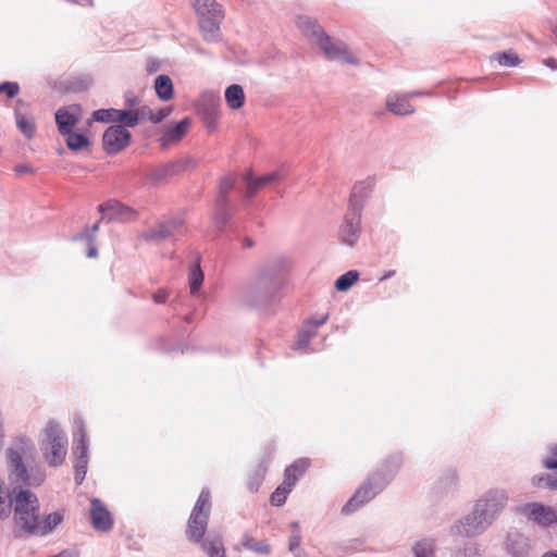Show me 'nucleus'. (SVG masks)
<instances>
[{"label":"nucleus","instance_id":"nucleus-53","mask_svg":"<svg viewBox=\"0 0 557 557\" xmlns=\"http://www.w3.org/2000/svg\"><path fill=\"white\" fill-rule=\"evenodd\" d=\"M96 236L97 234L96 233H91L90 232V228H88V226H86L82 233L75 235L73 237L74 240H85L87 244H95V239H96Z\"/></svg>","mask_w":557,"mask_h":557},{"label":"nucleus","instance_id":"nucleus-20","mask_svg":"<svg viewBox=\"0 0 557 557\" xmlns=\"http://www.w3.org/2000/svg\"><path fill=\"white\" fill-rule=\"evenodd\" d=\"M78 106L62 107L55 112V123L61 135L69 134L79 121Z\"/></svg>","mask_w":557,"mask_h":557},{"label":"nucleus","instance_id":"nucleus-60","mask_svg":"<svg viewBox=\"0 0 557 557\" xmlns=\"http://www.w3.org/2000/svg\"><path fill=\"white\" fill-rule=\"evenodd\" d=\"M255 245L253 240L249 237H245L242 240L243 248H251Z\"/></svg>","mask_w":557,"mask_h":557},{"label":"nucleus","instance_id":"nucleus-18","mask_svg":"<svg viewBox=\"0 0 557 557\" xmlns=\"http://www.w3.org/2000/svg\"><path fill=\"white\" fill-rule=\"evenodd\" d=\"M90 519L92 527L98 531L107 532L112 529L111 513L98 498L90 500Z\"/></svg>","mask_w":557,"mask_h":557},{"label":"nucleus","instance_id":"nucleus-3","mask_svg":"<svg viewBox=\"0 0 557 557\" xmlns=\"http://www.w3.org/2000/svg\"><path fill=\"white\" fill-rule=\"evenodd\" d=\"M45 437L40 442V449L47 463L51 467L61 466L67 454V436L60 425L50 420L44 430Z\"/></svg>","mask_w":557,"mask_h":557},{"label":"nucleus","instance_id":"nucleus-27","mask_svg":"<svg viewBox=\"0 0 557 557\" xmlns=\"http://www.w3.org/2000/svg\"><path fill=\"white\" fill-rule=\"evenodd\" d=\"M75 428L76 431L74 433V443L75 447L73 448L74 456H88L89 443L88 436L85 430V424L83 419H75Z\"/></svg>","mask_w":557,"mask_h":557},{"label":"nucleus","instance_id":"nucleus-30","mask_svg":"<svg viewBox=\"0 0 557 557\" xmlns=\"http://www.w3.org/2000/svg\"><path fill=\"white\" fill-rule=\"evenodd\" d=\"M225 101L227 106L233 110L240 109L245 103V91L244 88L238 84L230 85L225 89Z\"/></svg>","mask_w":557,"mask_h":557},{"label":"nucleus","instance_id":"nucleus-21","mask_svg":"<svg viewBox=\"0 0 557 557\" xmlns=\"http://www.w3.org/2000/svg\"><path fill=\"white\" fill-rule=\"evenodd\" d=\"M296 26L311 44L318 45L326 34L314 18L307 15L297 16Z\"/></svg>","mask_w":557,"mask_h":557},{"label":"nucleus","instance_id":"nucleus-38","mask_svg":"<svg viewBox=\"0 0 557 557\" xmlns=\"http://www.w3.org/2000/svg\"><path fill=\"white\" fill-rule=\"evenodd\" d=\"M242 545L251 552H255L257 554L261 555H268L270 554V546L265 542H256V540L249 535L248 533H245L242 537Z\"/></svg>","mask_w":557,"mask_h":557},{"label":"nucleus","instance_id":"nucleus-64","mask_svg":"<svg viewBox=\"0 0 557 557\" xmlns=\"http://www.w3.org/2000/svg\"><path fill=\"white\" fill-rule=\"evenodd\" d=\"M542 557H557V552H547Z\"/></svg>","mask_w":557,"mask_h":557},{"label":"nucleus","instance_id":"nucleus-14","mask_svg":"<svg viewBox=\"0 0 557 557\" xmlns=\"http://www.w3.org/2000/svg\"><path fill=\"white\" fill-rule=\"evenodd\" d=\"M221 97L218 92L205 91L198 101V107L209 128L216 124L220 113Z\"/></svg>","mask_w":557,"mask_h":557},{"label":"nucleus","instance_id":"nucleus-11","mask_svg":"<svg viewBox=\"0 0 557 557\" xmlns=\"http://www.w3.org/2000/svg\"><path fill=\"white\" fill-rule=\"evenodd\" d=\"M131 138V133L123 126H109L102 135L103 149L108 154H115L128 146Z\"/></svg>","mask_w":557,"mask_h":557},{"label":"nucleus","instance_id":"nucleus-8","mask_svg":"<svg viewBox=\"0 0 557 557\" xmlns=\"http://www.w3.org/2000/svg\"><path fill=\"white\" fill-rule=\"evenodd\" d=\"M318 46L329 60L354 65L359 64V60L352 54L344 41L332 39L327 34L322 37Z\"/></svg>","mask_w":557,"mask_h":557},{"label":"nucleus","instance_id":"nucleus-13","mask_svg":"<svg viewBox=\"0 0 557 557\" xmlns=\"http://www.w3.org/2000/svg\"><path fill=\"white\" fill-rule=\"evenodd\" d=\"M286 176L284 169H280L261 176H253L251 172H248L244 176V181L247 184L246 198H253L260 189L269 184L277 183Z\"/></svg>","mask_w":557,"mask_h":557},{"label":"nucleus","instance_id":"nucleus-55","mask_svg":"<svg viewBox=\"0 0 557 557\" xmlns=\"http://www.w3.org/2000/svg\"><path fill=\"white\" fill-rule=\"evenodd\" d=\"M124 100L127 109H136L141 107L139 98L132 91H128L124 95Z\"/></svg>","mask_w":557,"mask_h":557},{"label":"nucleus","instance_id":"nucleus-1","mask_svg":"<svg viewBox=\"0 0 557 557\" xmlns=\"http://www.w3.org/2000/svg\"><path fill=\"white\" fill-rule=\"evenodd\" d=\"M286 267L284 257L275 258L267 262L259 273L246 283L239 290L243 300L252 307H258L271 301L274 297L276 284L275 276Z\"/></svg>","mask_w":557,"mask_h":557},{"label":"nucleus","instance_id":"nucleus-9","mask_svg":"<svg viewBox=\"0 0 557 557\" xmlns=\"http://www.w3.org/2000/svg\"><path fill=\"white\" fill-rule=\"evenodd\" d=\"M183 220L181 218H169L158 222L141 237L146 242H161L182 235Z\"/></svg>","mask_w":557,"mask_h":557},{"label":"nucleus","instance_id":"nucleus-49","mask_svg":"<svg viewBox=\"0 0 557 557\" xmlns=\"http://www.w3.org/2000/svg\"><path fill=\"white\" fill-rule=\"evenodd\" d=\"M146 110L149 112L146 115V121H150L153 124L160 123L163 121L171 112L169 108H162L157 113H154L148 106H146Z\"/></svg>","mask_w":557,"mask_h":557},{"label":"nucleus","instance_id":"nucleus-2","mask_svg":"<svg viewBox=\"0 0 557 557\" xmlns=\"http://www.w3.org/2000/svg\"><path fill=\"white\" fill-rule=\"evenodd\" d=\"M401 463L400 456H394L384 466V473H375L363 483L343 506V515H351L385 488Z\"/></svg>","mask_w":557,"mask_h":557},{"label":"nucleus","instance_id":"nucleus-46","mask_svg":"<svg viewBox=\"0 0 557 557\" xmlns=\"http://www.w3.org/2000/svg\"><path fill=\"white\" fill-rule=\"evenodd\" d=\"M116 109H98L92 112V120L102 123H115Z\"/></svg>","mask_w":557,"mask_h":557},{"label":"nucleus","instance_id":"nucleus-34","mask_svg":"<svg viewBox=\"0 0 557 557\" xmlns=\"http://www.w3.org/2000/svg\"><path fill=\"white\" fill-rule=\"evenodd\" d=\"M543 465L547 469H557V459L547 458L543 461ZM533 484L542 486L545 484L549 490L557 491V475H539L533 478Z\"/></svg>","mask_w":557,"mask_h":557},{"label":"nucleus","instance_id":"nucleus-37","mask_svg":"<svg viewBox=\"0 0 557 557\" xmlns=\"http://www.w3.org/2000/svg\"><path fill=\"white\" fill-rule=\"evenodd\" d=\"M434 540L422 539L416 541L411 546L414 557H434Z\"/></svg>","mask_w":557,"mask_h":557},{"label":"nucleus","instance_id":"nucleus-16","mask_svg":"<svg viewBox=\"0 0 557 557\" xmlns=\"http://www.w3.org/2000/svg\"><path fill=\"white\" fill-rule=\"evenodd\" d=\"M361 212L348 209L339 230L342 240L347 245H354L359 238Z\"/></svg>","mask_w":557,"mask_h":557},{"label":"nucleus","instance_id":"nucleus-56","mask_svg":"<svg viewBox=\"0 0 557 557\" xmlns=\"http://www.w3.org/2000/svg\"><path fill=\"white\" fill-rule=\"evenodd\" d=\"M156 304H164L168 299V292L165 289H159L152 296Z\"/></svg>","mask_w":557,"mask_h":557},{"label":"nucleus","instance_id":"nucleus-4","mask_svg":"<svg viewBox=\"0 0 557 557\" xmlns=\"http://www.w3.org/2000/svg\"><path fill=\"white\" fill-rule=\"evenodd\" d=\"M12 507H14V518L17 527L28 532L34 520L38 516L39 500L29 490L20 487L13 490Z\"/></svg>","mask_w":557,"mask_h":557},{"label":"nucleus","instance_id":"nucleus-59","mask_svg":"<svg viewBox=\"0 0 557 557\" xmlns=\"http://www.w3.org/2000/svg\"><path fill=\"white\" fill-rule=\"evenodd\" d=\"M544 64L553 70H557V61L553 58L545 59Z\"/></svg>","mask_w":557,"mask_h":557},{"label":"nucleus","instance_id":"nucleus-19","mask_svg":"<svg viewBox=\"0 0 557 557\" xmlns=\"http://www.w3.org/2000/svg\"><path fill=\"white\" fill-rule=\"evenodd\" d=\"M224 14L205 16L198 18L199 29L202 38L208 42H218L222 39L221 23Z\"/></svg>","mask_w":557,"mask_h":557},{"label":"nucleus","instance_id":"nucleus-35","mask_svg":"<svg viewBox=\"0 0 557 557\" xmlns=\"http://www.w3.org/2000/svg\"><path fill=\"white\" fill-rule=\"evenodd\" d=\"M154 90L157 96L168 101L173 98V83L168 75H159L154 81Z\"/></svg>","mask_w":557,"mask_h":557},{"label":"nucleus","instance_id":"nucleus-62","mask_svg":"<svg viewBox=\"0 0 557 557\" xmlns=\"http://www.w3.org/2000/svg\"><path fill=\"white\" fill-rule=\"evenodd\" d=\"M408 99L410 97H419V96H426V95H430L429 92H424V91H411V92H408Z\"/></svg>","mask_w":557,"mask_h":557},{"label":"nucleus","instance_id":"nucleus-26","mask_svg":"<svg viewBox=\"0 0 557 557\" xmlns=\"http://www.w3.org/2000/svg\"><path fill=\"white\" fill-rule=\"evenodd\" d=\"M189 124L190 120L188 117H185L178 123H176L174 126L168 127L159 139L161 146L168 147L170 145L178 143L186 134Z\"/></svg>","mask_w":557,"mask_h":557},{"label":"nucleus","instance_id":"nucleus-25","mask_svg":"<svg viewBox=\"0 0 557 557\" xmlns=\"http://www.w3.org/2000/svg\"><path fill=\"white\" fill-rule=\"evenodd\" d=\"M184 164L185 161L177 160L159 165L150 171V173L148 174V181L151 184H159L165 182L170 177L174 176L181 168H184Z\"/></svg>","mask_w":557,"mask_h":557},{"label":"nucleus","instance_id":"nucleus-61","mask_svg":"<svg viewBox=\"0 0 557 557\" xmlns=\"http://www.w3.org/2000/svg\"><path fill=\"white\" fill-rule=\"evenodd\" d=\"M394 275H395V271H394V270H388V271H386V272H385V273L380 277V281H381V282H382V281H385V280H387V278H389V277H392V276H394Z\"/></svg>","mask_w":557,"mask_h":557},{"label":"nucleus","instance_id":"nucleus-39","mask_svg":"<svg viewBox=\"0 0 557 557\" xmlns=\"http://www.w3.org/2000/svg\"><path fill=\"white\" fill-rule=\"evenodd\" d=\"M11 494L5 487V483L0 478V519H5L11 515L12 500H10Z\"/></svg>","mask_w":557,"mask_h":557},{"label":"nucleus","instance_id":"nucleus-40","mask_svg":"<svg viewBox=\"0 0 557 557\" xmlns=\"http://www.w3.org/2000/svg\"><path fill=\"white\" fill-rule=\"evenodd\" d=\"M64 136H66V146L69 147V149L73 151H78L90 145L89 138L84 134L73 133L71 131L69 134H65Z\"/></svg>","mask_w":557,"mask_h":557},{"label":"nucleus","instance_id":"nucleus-47","mask_svg":"<svg viewBox=\"0 0 557 557\" xmlns=\"http://www.w3.org/2000/svg\"><path fill=\"white\" fill-rule=\"evenodd\" d=\"M235 177L233 175H226L221 178L219 184V195L218 197L228 198L230 191L234 188Z\"/></svg>","mask_w":557,"mask_h":557},{"label":"nucleus","instance_id":"nucleus-15","mask_svg":"<svg viewBox=\"0 0 557 557\" xmlns=\"http://www.w3.org/2000/svg\"><path fill=\"white\" fill-rule=\"evenodd\" d=\"M374 185L375 182L371 177L356 183L349 197L348 209L362 213L363 207L370 198Z\"/></svg>","mask_w":557,"mask_h":557},{"label":"nucleus","instance_id":"nucleus-42","mask_svg":"<svg viewBox=\"0 0 557 557\" xmlns=\"http://www.w3.org/2000/svg\"><path fill=\"white\" fill-rule=\"evenodd\" d=\"M359 278V273L356 270H350L341 275L335 281V287L338 292L348 290Z\"/></svg>","mask_w":557,"mask_h":557},{"label":"nucleus","instance_id":"nucleus-41","mask_svg":"<svg viewBox=\"0 0 557 557\" xmlns=\"http://www.w3.org/2000/svg\"><path fill=\"white\" fill-rule=\"evenodd\" d=\"M293 485L283 481L275 491L272 493L270 502L273 506H283L287 499L288 494L292 492Z\"/></svg>","mask_w":557,"mask_h":557},{"label":"nucleus","instance_id":"nucleus-23","mask_svg":"<svg viewBox=\"0 0 557 557\" xmlns=\"http://www.w3.org/2000/svg\"><path fill=\"white\" fill-rule=\"evenodd\" d=\"M148 113L146 106L136 109H116L115 123L124 128L135 127L146 121Z\"/></svg>","mask_w":557,"mask_h":557},{"label":"nucleus","instance_id":"nucleus-5","mask_svg":"<svg viewBox=\"0 0 557 557\" xmlns=\"http://www.w3.org/2000/svg\"><path fill=\"white\" fill-rule=\"evenodd\" d=\"M211 509L210 492L203 488L188 519L186 535L193 543H200L207 530Z\"/></svg>","mask_w":557,"mask_h":557},{"label":"nucleus","instance_id":"nucleus-31","mask_svg":"<svg viewBox=\"0 0 557 557\" xmlns=\"http://www.w3.org/2000/svg\"><path fill=\"white\" fill-rule=\"evenodd\" d=\"M310 462L308 459L301 458L288 466L284 472V482L295 485L298 479L305 473Z\"/></svg>","mask_w":557,"mask_h":557},{"label":"nucleus","instance_id":"nucleus-50","mask_svg":"<svg viewBox=\"0 0 557 557\" xmlns=\"http://www.w3.org/2000/svg\"><path fill=\"white\" fill-rule=\"evenodd\" d=\"M290 527L293 528V532L289 536V550L293 552L299 547L301 542V535L298 522H293Z\"/></svg>","mask_w":557,"mask_h":557},{"label":"nucleus","instance_id":"nucleus-28","mask_svg":"<svg viewBox=\"0 0 557 557\" xmlns=\"http://www.w3.org/2000/svg\"><path fill=\"white\" fill-rule=\"evenodd\" d=\"M190 4L195 9L198 18L224 14L221 5L215 0H190Z\"/></svg>","mask_w":557,"mask_h":557},{"label":"nucleus","instance_id":"nucleus-52","mask_svg":"<svg viewBox=\"0 0 557 557\" xmlns=\"http://www.w3.org/2000/svg\"><path fill=\"white\" fill-rule=\"evenodd\" d=\"M458 481V474L455 470H448L445 475L441 479V483L445 487L455 486Z\"/></svg>","mask_w":557,"mask_h":557},{"label":"nucleus","instance_id":"nucleus-24","mask_svg":"<svg viewBox=\"0 0 557 557\" xmlns=\"http://www.w3.org/2000/svg\"><path fill=\"white\" fill-rule=\"evenodd\" d=\"M386 108L389 112L398 116L410 115L414 112V107L410 103L408 95L391 94L386 97Z\"/></svg>","mask_w":557,"mask_h":557},{"label":"nucleus","instance_id":"nucleus-12","mask_svg":"<svg viewBox=\"0 0 557 557\" xmlns=\"http://www.w3.org/2000/svg\"><path fill=\"white\" fill-rule=\"evenodd\" d=\"M519 510L540 525L548 527L557 523V509L549 506L540 503H529L520 506Z\"/></svg>","mask_w":557,"mask_h":557},{"label":"nucleus","instance_id":"nucleus-45","mask_svg":"<svg viewBox=\"0 0 557 557\" xmlns=\"http://www.w3.org/2000/svg\"><path fill=\"white\" fill-rule=\"evenodd\" d=\"M493 59L496 60L499 63V65L510 67L517 66L521 62L518 54L515 53L513 51L496 53L494 54Z\"/></svg>","mask_w":557,"mask_h":557},{"label":"nucleus","instance_id":"nucleus-36","mask_svg":"<svg viewBox=\"0 0 557 557\" xmlns=\"http://www.w3.org/2000/svg\"><path fill=\"white\" fill-rule=\"evenodd\" d=\"M203 283V272L200 268L199 261L195 262L188 272V285L191 296L199 294L200 287Z\"/></svg>","mask_w":557,"mask_h":557},{"label":"nucleus","instance_id":"nucleus-7","mask_svg":"<svg viewBox=\"0 0 557 557\" xmlns=\"http://www.w3.org/2000/svg\"><path fill=\"white\" fill-rule=\"evenodd\" d=\"M491 522L483 517V515L476 511V507L473 506L472 511L458 520L451 528V532L461 536H478L484 533L490 527Z\"/></svg>","mask_w":557,"mask_h":557},{"label":"nucleus","instance_id":"nucleus-44","mask_svg":"<svg viewBox=\"0 0 557 557\" xmlns=\"http://www.w3.org/2000/svg\"><path fill=\"white\" fill-rule=\"evenodd\" d=\"M89 457L88 456H75L74 460V470H75V482L77 485H81L85 480L87 468H88Z\"/></svg>","mask_w":557,"mask_h":557},{"label":"nucleus","instance_id":"nucleus-51","mask_svg":"<svg viewBox=\"0 0 557 557\" xmlns=\"http://www.w3.org/2000/svg\"><path fill=\"white\" fill-rule=\"evenodd\" d=\"M20 91V86L15 82H3L0 84V94L4 92L9 98H14Z\"/></svg>","mask_w":557,"mask_h":557},{"label":"nucleus","instance_id":"nucleus-58","mask_svg":"<svg viewBox=\"0 0 557 557\" xmlns=\"http://www.w3.org/2000/svg\"><path fill=\"white\" fill-rule=\"evenodd\" d=\"M87 245H88V248H87L86 256L88 258H96L98 256V250H97L95 244H87Z\"/></svg>","mask_w":557,"mask_h":557},{"label":"nucleus","instance_id":"nucleus-63","mask_svg":"<svg viewBox=\"0 0 557 557\" xmlns=\"http://www.w3.org/2000/svg\"><path fill=\"white\" fill-rule=\"evenodd\" d=\"M100 221L101 220L97 221L92 226L89 227L91 233H96V234L98 233Z\"/></svg>","mask_w":557,"mask_h":557},{"label":"nucleus","instance_id":"nucleus-54","mask_svg":"<svg viewBox=\"0 0 557 557\" xmlns=\"http://www.w3.org/2000/svg\"><path fill=\"white\" fill-rule=\"evenodd\" d=\"M310 339H311V337L308 336L307 333L299 330V332L297 334V339H296L295 344L293 345V349L298 350V349H302V348L307 347Z\"/></svg>","mask_w":557,"mask_h":557},{"label":"nucleus","instance_id":"nucleus-32","mask_svg":"<svg viewBox=\"0 0 557 557\" xmlns=\"http://www.w3.org/2000/svg\"><path fill=\"white\" fill-rule=\"evenodd\" d=\"M16 126L28 139L33 138L36 132L35 120L32 115L23 114L18 109L14 112Z\"/></svg>","mask_w":557,"mask_h":557},{"label":"nucleus","instance_id":"nucleus-43","mask_svg":"<svg viewBox=\"0 0 557 557\" xmlns=\"http://www.w3.org/2000/svg\"><path fill=\"white\" fill-rule=\"evenodd\" d=\"M329 320V313L322 314L319 318H309L300 329L302 332L307 333L311 338L314 337L318 333V327L326 323Z\"/></svg>","mask_w":557,"mask_h":557},{"label":"nucleus","instance_id":"nucleus-10","mask_svg":"<svg viewBox=\"0 0 557 557\" xmlns=\"http://www.w3.org/2000/svg\"><path fill=\"white\" fill-rule=\"evenodd\" d=\"M98 210L102 213L101 220L109 222H131L138 215L136 210L114 199L100 203Z\"/></svg>","mask_w":557,"mask_h":557},{"label":"nucleus","instance_id":"nucleus-17","mask_svg":"<svg viewBox=\"0 0 557 557\" xmlns=\"http://www.w3.org/2000/svg\"><path fill=\"white\" fill-rule=\"evenodd\" d=\"M7 459L10 470V479L12 482L32 485L22 455L16 449L9 448L7 451Z\"/></svg>","mask_w":557,"mask_h":557},{"label":"nucleus","instance_id":"nucleus-57","mask_svg":"<svg viewBox=\"0 0 557 557\" xmlns=\"http://www.w3.org/2000/svg\"><path fill=\"white\" fill-rule=\"evenodd\" d=\"M14 172L17 175H23V174H26V173L33 174L35 171H34V169L30 165L23 163V164H17L14 168Z\"/></svg>","mask_w":557,"mask_h":557},{"label":"nucleus","instance_id":"nucleus-48","mask_svg":"<svg viewBox=\"0 0 557 557\" xmlns=\"http://www.w3.org/2000/svg\"><path fill=\"white\" fill-rule=\"evenodd\" d=\"M265 470L263 468L257 469L250 476L247 483L249 491L257 492L263 481Z\"/></svg>","mask_w":557,"mask_h":557},{"label":"nucleus","instance_id":"nucleus-22","mask_svg":"<svg viewBox=\"0 0 557 557\" xmlns=\"http://www.w3.org/2000/svg\"><path fill=\"white\" fill-rule=\"evenodd\" d=\"M62 521L63 513L60 511L51 512L44 517L41 520L39 519L38 515L27 533L39 536L47 535L52 532L54 528L58 527Z\"/></svg>","mask_w":557,"mask_h":557},{"label":"nucleus","instance_id":"nucleus-6","mask_svg":"<svg viewBox=\"0 0 557 557\" xmlns=\"http://www.w3.org/2000/svg\"><path fill=\"white\" fill-rule=\"evenodd\" d=\"M508 494L503 488H491L483 493L474 504L476 511L481 512L491 524L499 517L508 503Z\"/></svg>","mask_w":557,"mask_h":557},{"label":"nucleus","instance_id":"nucleus-33","mask_svg":"<svg viewBox=\"0 0 557 557\" xmlns=\"http://www.w3.org/2000/svg\"><path fill=\"white\" fill-rule=\"evenodd\" d=\"M202 550L208 557H226L223 542L219 536H208L201 542Z\"/></svg>","mask_w":557,"mask_h":557},{"label":"nucleus","instance_id":"nucleus-29","mask_svg":"<svg viewBox=\"0 0 557 557\" xmlns=\"http://www.w3.org/2000/svg\"><path fill=\"white\" fill-rule=\"evenodd\" d=\"M231 218L232 212L230 210L228 198L216 197L214 211V222L216 226L219 228L225 227Z\"/></svg>","mask_w":557,"mask_h":557}]
</instances>
